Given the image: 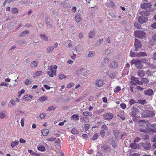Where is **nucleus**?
<instances>
[{"label":"nucleus","mask_w":156,"mask_h":156,"mask_svg":"<svg viewBox=\"0 0 156 156\" xmlns=\"http://www.w3.org/2000/svg\"><path fill=\"white\" fill-rule=\"evenodd\" d=\"M147 54L144 52H140L137 53H136L135 52L134 50H133L132 49L130 52V55L131 57H134L135 56H147Z\"/></svg>","instance_id":"f257e3e1"},{"label":"nucleus","mask_w":156,"mask_h":156,"mask_svg":"<svg viewBox=\"0 0 156 156\" xmlns=\"http://www.w3.org/2000/svg\"><path fill=\"white\" fill-rule=\"evenodd\" d=\"M135 36L139 38L143 39L146 36V33L141 30H136L134 32Z\"/></svg>","instance_id":"f03ea898"},{"label":"nucleus","mask_w":156,"mask_h":156,"mask_svg":"<svg viewBox=\"0 0 156 156\" xmlns=\"http://www.w3.org/2000/svg\"><path fill=\"white\" fill-rule=\"evenodd\" d=\"M154 115V113L152 111L146 110L141 114V117L143 118H144L149 116L153 117Z\"/></svg>","instance_id":"7ed1b4c3"},{"label":"nucleus","mask_w":156,"mask_h":156,"mask_svg":"<svg viewBox=\"0 0 156 156\" xmlns=\"http://www.w3.org/2000/svg\"><path fill=\"white\" fill-rule=\"evenodd\" d=\"M134 46H135V48H134L133 50L136 51L139 48H141L142 45L139 40H135Z\"/></svg>","instance_id":"20e7f679"},{"label":"nucleus","mask_w":156,"mask_h":156,"mask_svg":"<svg viewBox=\"0 0 156 156\" xmlns=\"http://www.w3.org/2000/svg\"><path fill=\"white\" fill-rule=\"evenodd\" d=\"M103 117L106 120L112 119L113 117V114L111 113H107L104 114Z\"/></svg>","instance_id":"39448f33"},{"label":"nucleus","mask_w":156,"mask_h":156,"mask_svg":"<svg viewBox=\"0 0 156 156\" xmlns=\"http://www.w3.org/2000/svg\"><path fill=\"white\" fill-rule=\"evenodd\" d=\"M148 18L145 16H139L138 18V21L140 23H143L147 20Z\"/></svg>","instance_id":"423d86ee"},{"label":"nucleus","mask_w":156,"mask_h":156,"mask_svg":"<svg viewBox=\"0 0 156 156\" xmlns=\"http://www.w3.org/2000/svg\"><path fill=\"white\" fill-rule=\"evenodd\" d=\"M118 64L117 62L115 61L111 62L109 64V67L112 69H114L117 67Z\"/></svg>","instance_id":"0eeeda50"},{"label":"nucleus","mask_w":156,"mask_h":156,"mask_svg":"<svg viewBox=\"0 0 156 156\" xmlns=\"http://www.w3.org/2000/svg\"><path fill=\"white\" fill-rule=\"evenodd\" d=\"M144 93L146 95L151 96L153 94L154 92L152 89H149L148 90H144Z\"/></svg>","instance_id":"6e6552de"},{"label":"nucleus","mask_w":156,"mask_h":156,"mask_svg":"<svg viewBox=\"0 0 156 156\" xmlns=\"http://www.w3.org/2000/svg\"><path fill=\"white\" fill-rule=\"evenodd\" d=\"M135 66L138 69H141L143 67L141 62L140 60H136Z\"/></svg>","instance_id":"1a4fd4ad"},{"label":"nucleus","mask_w":156,"mask_h":156,"mask_svg":"<svg viewBox=\"0 0 156 156\" xmlns=\"http://www.w3.org/2000/svg\"><path fill=\"white\" fill-rule=\"evenodd\" d=\"M151 5L149 3H146L141 4V7L143 9H147L151 7Z\"/></svg>","instance_id":"9d476101"},{"label":"nucleus","mask_w":156,"mask_h":156,"mask_svg":"<svg viewBox=\"0 0 156 156\" xmlns=\"http://www.w3.org/2000/svg\"><path fill=\"white\" fill-rule=\"evenodd\" d=\"M96 86L98 87H102L103 85V82L102 80H97L96 82Z\"/></svg>","instance_id":"9b49d317"},{"label":"nucleus","mask_w":156,"mask_h":156,"mask_svg":"<svg viewBox=\"0 0 156 156\" xmlns=\"http://www.w3.org/2000/svg\"><path fill=\"white\" fill-rule=\"evenodd\" d=\"M142 146L146 150H149L151 147V144L149 142H147L146 143H143Z\"/></svg>","instance_id":"f8f14e48"},{"label":"nucleus","mask_w":156,"mask_h":156,"mask_svg":"<svg viewBox=\"0 0 156 156\" xmlns=\"http://www.w3.org/2000/svg\"><path fill=\"white\" fill-rule=\"evenodd\" d=\"M140 14L141 16H148L150 14L149 11L147 10L141 11Z\"/></svg>","instance_id":"ddd939ff"},{"label":"nucleus","mask_w":156,"mask_h":156,"mask_svg":"<svg viewBox=\"0 0 156 156\" xmlns=\"http://www.w3.org/2000/svg\"><path fill=\"white\" fill-rule=\"evenodd\" d=\"M137 74L138 76L140 77H143L145 75L144 72L140 70H138Z\"/></svg>","instance_id":"4468645a"},{"label":"nucleus","mask_w":156,"mask_h":156,"mask_svg":"<svg viewBox=\"0 0 156 156\" xmlns=\"http://www.w3.org/2000/svg\"><path fill=\"white\" fill-rule=\"evenodd\" d=\"M43 135L44 136H47L49 132V130L48 129H45L41 130Z\"/></svg>","instance_id":"2eb2a0df"},{"label":"nucleus","mask_w":156,"mask_h":156,"mask_svg":"<svg viewBox=\"0 0 156 156\" xmlns=\"http://www.w3.org/2000/svg\"><path fill=\"white\" fill-rule=\"evenodd\" d=\"M82 20V18L80 17V15L77 14L75 17V20L77 22H80Z\"/></svg>","instance_id":"dca6fc26"},{"label":"nucleus","mask_w":156,"mask_h":156,"mask_svg":"<svg viewBox=\"0 0 156 156\" xmlns=\"http://www.w3.org/2000/svg\"><path fill=\"white\" fill-rule=\"evenodd\" d=\"M95 53L94 51H90L87 55L88 57L90 58L94 57L95 55Z\"/></svg>","instance_id":"f3484780"},{"label":"nucleus","mask_w":156,"mask_h":156,"mask_svg":"<svg viewBox=\"0 0 156 156\" xmlns=\"http://www.w3.org/2000/svg\"><path fill=\"white\" fill-rule=\"evenodd\" d=\"M29 31L28 30H25L22 33H21L20 34V35L23 37L26 36L29 33Z\"/></svg>","instance_id":"a211bd4d"},{"label":"nucleus","mask_w":156,"mask_h":156,"mask_svg":"<svg viewBox=\"0 0 156 156\" xmlns=\"http://www.w3.org/2000/svg\"><path fill=\"white\" fill-rule=\"evenodd\" d=\"M54 47L52 46L48 47L47 49V52L50 53L52 52L54 50Z\"/></svg>","instance_id":"6ab92c4d"},{"label":"nucleus","mask_w":156,"mask_h":156,"mask_svg":"<svg viewBox=\"0 0 156 156\" xmlns=\"http://www.w3.org/2000/svg\"><path fill=\"white\" fill-rule=\"evenodd\" d=\"M19 142L18 140H15L12 142L11 146L12 147H14L15 146L18 145Z\"/></svg>","instance_id":"aec40b11"},{"label":"nucleus","mask_w":156,"mask_h":156,"mask_svg":"<svg viewBox=\"0 0 156 156\" xmlns=\"http://www.w3.org/2000/svg\"><path fill=\"white\" fill-rule=\"evenodd\" d=\"M33 97L31 95H26L24 96L23 99H25L27 101L30 100Z\"/></svg>","instance_id":"412c9836"},{"label":"nucleus","mask_w":156,"mask_h":156,"mask_svg":"<svg viewBox=\"0 0 156 156\" xmlns=\"http://www.w3.org/2000/svg\"><path fill=\"white\" fill-rule=\"evenodd\" d=\"M83 115L85 116H88L89 115H92L91 112L88 111L83 112Z\"/></svg>","instance_id":"4be33fe9"},{"label":"nucleus","mask_w":156,"mask_h":156,"mask_svg":"<svg viewBox=\"0 0 156 156\" xmlns=\"http://www.w3.org/2000/svg\"><path fill=\"white\" fill-rule=\"evenodd\" d=\"M151 131L154 133H156V124H153L152 128L150 129Z\"/></svg>","instance_id":"5701e85b"},{"label":"nucleus","mask_w":156,"mask_h":156,"mask_svg":"<svg viewBox=\"0 0 156 156\" xmlns=\"http://www.w3.org/2000/svg\"><path fill=\"white\" fill-rule=\"evenodd\" d=\"M134 26L136 28L138 29H140L141 27L140 25L136 21L134 22Z\"/></svg>","instance_id":"b1692460"},{"label":"nucleus","mask_w":156,"mask_h":156,"mask_svg":"<svg viewBox=\"0 0 156 156\" xmlns=\"http://www.w3.org/2000/svg\"><path fill=\"white\" fill-rule=\"evenodd\" d=\"M85 70V69L83 68H80L77 70V73L78 74L83 75V71Z\"/></svg>","instance_id":"393cba45"},{"label":"nucleus","mask_w":156,"mask_h":156,"mask_svg":"<svg viewBox=\"0 0 156 156\" xmlns=\"http://www.w3.org/2000/svg\"><path fill=\"white\" fill-rule=\"evenodd\" d=\"M140 80L142 82V84L147 83L149 81L146 78H142Z\"/></svg>","instance_id":"a878e982"},{"label":"nucleus","mask_w":156,"mask_h":156,"mask_svg":"<svg viewBox=\"0 0 156 156\" xmlns=\"http://www.w3.org/2000/svg\"><path fill=\"white\" fill-rule=\"evenodd\" d=\"M37 65V62L36 61H34L32 62L30 64L31 66L32 67L34 68L36 67Z\"/></svg>","instance_id":"bb28decb"},{"label":"nucleus","mask_w":156,"mask_h":156,"mask_svg":"<svg viewBox=\"0 0 156 156\" xmlns=\"http://www.w3.org/2000/svg\"><path fill=\"white\" fill-rule=\"evenodd\" d=\"M75 50L76 52H80L81 51L82 49L80 45H77L75 47Z\"/></svg>","instance_id":"cd10ccee"},{"label":"nucleus","mask_w":156,"mask_h":156,"mask_svg":"<svg viewBox=\"0 0 156 156\" xmlns=\"http://www.w3.org/2000/svg\"><path fill=\"white\" fill-rule=\"evenodd\" d=\"M6 115L2 112H0V118L3 119L5 118Z\"/></svg>","instance_id":"c85d7f7f"},{"label":"nucleus","mask_w":156,"mask_h":156,"mask_svg":"<svg viewBox=\"0 0 156 156\" xmlns=\"http://www.w3.org/2000/svg\"><path fill=\"white\" fill-rule=\"evenodd\" d=\"M10 103H11L12 105H10V103H9L8 104V105L9 106V107H12L13 106H15L16 105L15 102V101L13 100H11L10 101Z\"/></svg>","instance_id":"c756f323"},{"label":"nucleus","mask_w":156,"mask_h":156,"mask_svg":"<svg viewBox=\"0 0 156 156\" xmlns=\"http://www.w3.org/2000/svg\"><path fill=\"white\" fill-rule=\"evenodd\" d=\"M95 35V33L94 31H90L89 35V38H91L93 37Z\"/></svg>","instance_id":"7c9ffc66"},{"label":"nucleus","mask_w":156,"mask_h":156,"mask_svg":"<svg viewBox=\"0 0 156 156\" xmlns=\"http://www.w3.org/2000/svg\"><path fill=\"white\" fill-rule=\"evenodd\" d=\"M101 147L103 150L105 151L108 150L109 148L108 146L105 145H103L101 146Z\"/></svg>","instance_id":"2f4dec72"},{"label":"nucleus","mask_w":156,"mask_h":156,"mask_svg":"<svg viewBox=\"0 0 156 156\" xmlns=\"http://www.w3.org/2000/svg\"><path fill=\"white\" fill-rule=\"evenodd\" d=\"M52 66H51V68L50 69H48V70H49V71H51L53 73H54V75H56V70H55L53 68H52Z\"/></svg>","instance_id":"473e14b6"},{"label":"nucleus","mask_w":156,"mask_h":156,"mask_svg":"<svg viewBox=\"0 0 156 156\" xmlns=\"http://www.w3.org/2000/svg\"><path fill=\"white\" fill-rule=\"evenodd\" d=\"M47 99V97L46 96L42 97L39 98V100L41 101H45Z\"/></svg>","instance_id":"72a5a7b5"},{"label":"nucleus","mask_w":156,"mask_h":156,"mask_svg":"<svg viewBox=\"0 0 156 156\" xmlns=\"http://www.w3.org/2000/svg\"><path fill=\"white\" fill-rule=\"evenodd\" d=\"M17 42L18 44L20 45H22L24 44L25 43V41H24V40H19Z\"/></svg>","instance_id":"f704fd0d"},{"label":"nucleus","mask_w":156,"mask_h":156,"mask_svg":"<svg viewBox=\"0 0 156 156\" xmlns=\"http://www.w3.org/2000/svg\"><path fill=\"white\" fill-rule=\"evenodd\" d=\"M37 149L38 150L44 151L45 150V148L44 146H40L37 147Z\"/></svg>","instance_id":"c9c22d12"},{"label":"nucleus","mask_w":156,"mask_h":156,"mask_svg":"<svg viewBox=\"0 0 156 156\" xmlns=\"http://www.w3.org/2000/svg\"><path fill=\"white\" fill-rule=\"evenodd\" d=\"M72 133L73 134H78L79 132L76 129H73L71 131Z\"/></svg>","instance_id":"e433bc0d"},{"label":"nucleus","mask_w":156,"mask_h":156,"mask_svg":"<svg viewBox=\"0 0 156 156\" xmlns=\"http://www.w3.org/2000/svg\"><path fill=\"white\" fill-rule=\"evenodd\" d=\"M103 62L107 64L109 62V60L108 58L106 57L103 58Z\"/></svg>","instance_id":"4c0bfd02"},{"label":"nucleus","mask_w":156,"mask_h":156,"mask_svg":"<svg viewBox=\"0 0 156 156\" xmlns=\"http://www.w3.org/2000/svg\"><path fill=\"white\" fill-rule=\"evenodd\" d=\"M90 126L88 124H86L84 126V128L85 131H87L90 128Z\"/></svg>","instance_id":"58836bf2"},{"label":"nucleus","mask_w":156,"mask_h":156,"mask_svg":"<svg viewBox=\"0 0 156 156\" xmlns=\"http://www.w3.org/2000/svg\"><path fill=\"white\" fill-rule=\"evenodd\" d=\"M130 146L132 148L136 149L137 148V145L135 143L131 144Z\"/></svg>","instance_id":"ea45409f"},{"label":"nucleus","mask_w":156,"mask_h":156,"mask_svg":"<svg viewBox=\"0 0 156 156\" xmlns=\"http://www.w3.org/2000/svg\"><path fill=\"white\" fill-rule=\"evenodd\" d=\"M55 108L56 107L55 106H51L49 107L47 110L48 111H51L55 110Z\"/></svg>","instance_id":"a19ab883"},{"label":"nucleus","mask_w":156,"mask_h":156,"mask_svg":"<svg viewBox=\"0 0 156 156\" xmlns=\"http://www.w3.org/2000/svg\"><path fill=\"white\" fill-rule=\"evenodd\" d=\"M146 73L147 76H151L152 75V72L149 70L147 71Z\"/></svg>","instance_id":"79ce46f5"},{"label":"nucleus","mask_w":156,"mask_h":156,"mask_svg":"<svg viewBox=\"0 0 156 156\" xmlns=\"http://www.w3.org/2000/svg\"><path fill=\"white\" fill-rule=\"evenodd\" d=\"M18 11V9L16 8H14L12 9V13H16Z\"/></svg>","instance_id":"37998d69"},{"label":"nucleus","mask_w":156,"mask_h":156,"mask_svg":"<svg viewBox=\"0 0 156 156\" xmlns=\"http://www.w3.org/2000/svg\"><path fill=\"white\" fill-rule=\"evenodd\" d=\"M142 138L144 140L148 139L149 138V136L147 134H142Z\"/></svg>","instance_id":"c03bdc74"},{"label":"nucleus","mask_w":156,"mask_h":156,"mask_svg":"<svg viewBox=\"0 0 156 156\" xmlns=\"http://www.w3.org/2000/svg\"><path fill=\"white\" fill-rule=\"evenodd\" d=\"M41 38H44V39H47L48 38L47 36L44 34H40Z\"/></svg>","instance_id":"a18cd8bd"},{"label":"nucleus","mask_w":156,"mask_h":156,"mask_svg":"<svg viewBox=\"0 0 156 156\" xmlns=\"http://www.w3.org/2000/svg\"><path fill=\"white\" fill-rule=\"evenodd\" d=\"M72 117L75 119V120L77 121L79 119V116L76 114L73 115L72 116Z\"/></svg>","instance_id":"49530a36"},{"label":"nucleus","mask_w":156,"mask_h":156,"mask_svg":"<svg viewBox=\"0 0 156 156\" xmlns=\"http://www.w3.org/2000/svg\"><path fill=\"white\" fill-rule=\"evenodd\" d=\"M101 129H104L105 130H108V128L105 124L103 125L101 127Z\"/></svg>","instance_id":"de8ad7c7"},{"label":"nucleus","mask_w":156,"mask_h":156,"mask_svg":"<svg viewBox=\"0 0 156 156\" xmlns=\"http://www.w3.org/2000/svg\"><path fill=\"white\" fill-rule=\"evenodd\" d=\"M47 73L49 75V76L51 77H53L54 75V73L52 72L49 71H48L47 72Z\"/></svg>","instance_id":"09e8293b"},{"label":"nucleus","mask_w":156,"mask_h":156,"mask_svg":"<svg viewBox=\"0 0 156 156\" xmlns=\"http://www.w3.org/2000/svg\"><path fill=\"white\" fill-rule=\"evenodd\" d=\"M120 90V87L118 86L116 87V90H114V91L115 92L118 93Z\"/></svg>","instance_id":"8fccbe9b"},{"label":"nucleus","mask_w":156,"mask_h":156,"mask_svg":"<svg viewBox=\"0 0 156 156\" xmlns=\"http://www.w3.org/2000/svg\"><path fill=\"white\" fill-rule=\"evenodd\" d=\"M98 137V135L97 133H95L92 137V139L93 140H95Z\"/></svg>","instance_id":"3c124183"},{"label":"nucleus","mask_w":156,"mask_h":156,"mask_svg":"<svg viewBox=\"0 0 156 156\" xmlns=\"http://www.w3.org/2000/svg\"><path fill=\"white\" fill-rule=\"evenodd\" d=\"M46 116V114L45 113H42L39 115V116L41 119H44Z\"/></svg>","instance_id":"603ef678"},{"label":"nucleus","mask_w":156,"mask_h":156,"mask_svg":"<svg viewBox=\"0 0 156 156\" xmlns=\"http://www.w3.org/2000/svg\"><path fill=\"white\" fill-rule=\"evenodd\" d=\"M105 54L108 55L110 53L111 50L110 49L108 48L105 50Z\"/></svg>","instance_id":"864d4df0"},{"label":"nucleus","mask_w":156,"mask_h":156,"mask_svg":"<svg viewBox=\"0 0 156 156\" xmlns=\"http://www.w3.org/2000/svg\"><path fill=\"white\" fill-rule=\"evenodd\" d=\"M105 131L104 130H102L100 132V134L102 137H104L105 136Z\"/></svg>","instance_id":"5fc2aeb1"},{"label":"nucleus","mask_w":156,"mask_h":156,"mask_svg":"<svg viewBox=\"0 0 156 156\" xmlns=\"http://www.w3.org/2000/svg\"><path fill=\"white\" fill-rule=\"evenodd\" d=\"M135 103V101L134 100H133V99H131L129 101V104H130V105H133Z\"/></svg>","instance_id":"6e6d98bb"},{"label":"nucleus","mask_w":156,"mask_h":156,"mask_svg":"<svg viewBox=\"0 0 156 156\" xmlns=\"http://www.w3.org/2000/svg\"><path fill=\"white\" fill-rule=\"evenodd\" d=\"M42 73L41 71H40L37 72L35 73V75L36 76H38L40 75Z\"/></svg>","instance_id":"4d7b16f0"},{"label":"nucleus","mask_w":156,"mask_h":156,"mask_svg":"<svg viewBox=\"0 0 156 156\" xmlns=\"http://www.w3.org/2000/svg\"><path fill=\"white\" fill-rule=\"evenodd\" d=\"M31 81L28 79L26 80L25 81V83L27 85H28L29 84H31Z\"/></svg>","instance_id":"13d9d810"},{"label":"nucleus","mask_w":156,"mask_h":156,"mask_svg":"<svg viewBox=\"0 0 156 156\" xmlns=\"http://www.w3.org/2000/svg\"><path fill=\"white\" fill-rule=\"evenodd\" d=\"M59 78L61 79V80H62L64 78H66V77L63 74H60L59 75Z\"/></svg>","instance_id":"bf43d9fd"},{"label":"nucleus","mask_w":156,"mask_h":156,"mask_svg":"<svg viewBox=\"0 0 156 156\" xmlns=\"http://www.w3.org/2000/svg\"><path fill=\"white\" fill-rule=\"evenodd\" d=\"M138 102L141 104H144L146 103V101L145 100H139L138 101Z\"/></svg>","instance_id":"052dcab7"},{"label":"nucleus","mask_w":156,"mask_h":156,"mask_svg":"<svg viewBox=\"0 0 156 156\" xmlns=\"http://www.w3.org/2000/svg\"><path fill=\"white\" fill-rule=\"evenodd\" d=\"M132 80H133L134 81L135 83H137V81L139 80L138 79V78H136L134 77H132Z\"/></svg>","instance_id":"680f3d73"},{"label":"nucleus","mask_w":156,"mask_h":156,"mask_svg":"<svg viewBox=\"0 0 156 156\" xmlns=\"http://www.w3.org/2000/svg\"><path fill=\"white\" fill-rule=\"evenodd\" d=\"M104 110L103 109H99L98 110L97 112L98 114H100L101 113H102L103 112H104Z\"/></svg>","instance_id":"e2e57ef3"},{"label":"nucleus","mask_w":156,"mask_h":156,"mask_svg":"<svg viewBox=\"0 0 156 156\" xmlns=\"http://www.w3.org/2000/svg\"><path fill=\"white\" fill-rule=\"evenodd\" d=\"M137 109H136L135 110V112L132 111V115H133V116L134 117L135 116H136V112H137Z\"/></svg>","instance_id":"0e129e2a"},{"label":"nucleus","mask_w":156,"mask_h":156,"mask_svg":"<svg viewBox=\"0 0 156 156\" xmlns=\"http://www.w3.org/2000/svg\"><path fill=\"white\" fill-rule=\"evenodd\" d=\"M56 139L55 138H50L47 139V140L49 141H55Z\"/></svg>","instance_id":"69168bd1"},{"label":"nucleus","mask_w":156,"mask_h":156,"mask_svg":"<svg viewBox=\"0 0 156 156\" xmlns=\"http://www.w3.org/2000/svg\"><path fill=\"white\" fill-rule=\"evenodd\" d=\"M120 105L121 107L123 109L125 108L126 107V104L124 103L121 104Z\"/></svg>","instance_id":"338daca9"},{"label":"nucleus","mask_w":156,"mask_h":156,"mask_svg":"<svg viewBox=\"0 0 156 156\" xmlns=\"http://www.w3.org/2000/svg\"><path fill=\"white\" fill-rule=\"evenodd\" d=\"M153 58L154 60V62H156V52L153 54Z\"/></svg>","instance_id":"774afa93"}]
</instances>
